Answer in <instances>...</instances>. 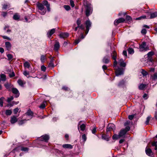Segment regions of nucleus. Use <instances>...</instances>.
Masks as SVG:
<instances>
[{"mask_svg": "<svg viewBox=\"0 0 157 157\" xmlns=\"http://www.w3.org/2000/svg\"><path fill=\"white\" fill-rule=\"evenodd\" d=\"M41 71H45L46 70V67L44 65H42L41 67Z\"/></svg>", "mask_w": 157, "mask_h": 157, "instance_id": "53", "label": "nucleus"}, {"mask_svg": "<svg viewBox=\"0 0 157 157\" xmlns=\"http://www.w3.org/2000/svg\"><path fill=\"white\" fill-rule=\"evenodd\" d=\"M70 5H71V6L72 7H74L75 4H74V2L73 1H72V0H71L70 1Z\"/></svg>", "mask_w": 157, "mask_h": 157, "instance_id": "56", "label": "nucleus"}, {"mask_svg": "<svg viewBox=\"0 0 157 157\" xmlns=\"http://www.w3.org/2000/svg\"><path fill=\"white\" fill-rule=\"evenodd\" d=\"M124 71L122 69L120 68H118L115 71L116 76H118L123 74Z\"/></svg>", "mask_w": 157, "mask_h": 157, "instance_id": "8", "label": "nucleus"}, {"mask_svg": "<svg viewBox=\"0 0 157 157\" xmlns=\"http://www.w3.org/2000/svg\"><path fill=\"white\" fill-rule=\"evenodd\" d=\"M124 19L122 18L116 19L114 21V24L115 25H117L119 23L124 22L125 21Z\"/></svg>", "mask_w": 157, "mask_h": 157, "instance_id": "10", "label": "nucleus"}, {"mask_svg": "<svg viewBox=\"0 0 157 157\" xmlns=\"http://www.w3.org/2000/svg\"><path fill=\"white\" fill-rule=\"evenodd\" d=\"M7 14V13L6 12H2L1 15L4 17H6Z\"/></svg>", "mask_w": 157, "mask_h": 157, "instance_id": "48", "label": "nucleus"}, {"mask_svg": "<svg viewBox=\"0 0 157 157\" xmlns=\"http://www.w3.org/2000/svg\"><path fill=\"white\" fill-rule=\"evenodd\" d=\"M4 98L3 97H1L0 98V106L1 107L3 106V99Z\"/></svg>", "mask_w": 157, "mask_h": 157, "instance_id": "38", "label": "nucleus"}, {"mask_svg": "<svg viewBox=\"0 0 157 157\" xmlns=\"http://www.w3.org/2000/svg\"><path fill=\"white\" fill-rule=\"evenodd\" d=\"M101 137L103 139L106 141H108L109 140V136L104 134H103L101 136Z\"/></svg>", "mask_w": 157, "mask_h": 157, "instance_id": "28", "label": "nucleus"}, {"mask_svg": "<svg viewBox=\"0 0 157 157\" xmlns=\"http://www.w3.org/2000/svg\"><path fill=\"white\" fill-rule=\"evenodd\" d=\"M115 125L113 123L109 124L107 127L106 131L109 132L111 130H115Z\"/></svg>", "mask_w": 157, "mask_h": 157, "instance_id": "5", "label": "nucleus"}, {"mask_svg": "<svg viewBox=\"0 0 157 157\" xmlns=\"http://www.w3.org/2000/svg\"><path fill=\"white\" fill-rule=\"evenodd\" d=\"M9 76L10 78L13 77L15 76V73L12 72L11 73L9 74Z\"/></svg>", "mask_w": 157, "mask_h": 157, "instance_id": "60", "label": "nucleus"}, {"mask_svg": "<svg viewBox=\"0 0 157 157\" xmlns=\"http://www.w3.org/2000/svg\"><path fill=\"white\" fill-rule=\"evenodd\" d=\"M127 132V131H126L125 129H123L121 130L119 133V136L121 137L123 136H124Z\"/></svg>", "mask_w": 157, "mask_h": 157, "instance_id": "22", "label": "nucleus"}, {"mask_svg": "<svg viewBox=\"0 0 157 157\" xmlns=\"http://www.w3.org/2000/svg\"><path fill=\"white\" fill-rule=\"evenodd\" d=\"M17 119L16 118V117L13 116H12L11 117L10 122L11 124H13L17 122Z\"/></svg>", "mask_w": 157, "mask_h": 157, "instance_id": "21", "label": "nucleus"}, {"mask_svg": "<svg viewBox=\"0 0 157 157\" xmlns=\"http://www.w3.org/2000/svg\"><path fill=\"white\" fill-rule=\"evenodd\" d=\"M13 96H11L10 98H9L7 99V101L9 102H10L12 100H13Z\"/></svg>", "mask_w": 157, "mask_h": 157, "instance_id": "57", "label": "nucleus"}, {"mask_svg": "<svg viewBox=\"0 0 157 157\" xmlns=\"http://www.w3.org/2000/svg\"><path fill=\"white\" fill-rule=\"evenodd\" d=\"M12 111L10 109L6 110V114L7 115H10L12 113Z\"/></svg>", "mask_w": 157, "mask_h": 157, "instance_id": "36", "label": "nucleus"}, {"mask_svg": "<svg viewBox=\"0 0 157 157\" xmlns=\"http://www.w3.org/2000/svg\"><path fill=\"white\" fill-rule=\"evenodd\" d=\"M2 36L4 39H7V40H11V39L9 37H8L7 36Z\"/></svg>", "mask_w": 157, "mask_h": 157, "instance_id": "55", "label": "nucleus"}, {"mask_svg": "<svg viewBox=\"0 0 157 157\" xmlns=\"http://www.w3.org/2000/svg\"><path fill=\"white\" fill-rule=\"evenodd\" d=\"M141 73L144 76H145L148 74V73L143 69L142 70Z\"/></svg>", "mask_w": 157, "mask_h": 157, "instance_id": "39", "label": "nucleus"}, {"mask_svg": "<svg viewBox=\"0 0 157 157\" xmlns=\"http://www.w3.org/2000/svg\"><path fill=\"white\" fill-rule=\"evenodd\" d=\"M85 23L86 26V31L85 33L86 35L88 33L90 28L91 26V23L89 20L86 21Z\"/></svg>", "mask_w": 157, "mask_h": 157, "instance_id": "4", "label": "nucleus"}, {"mask_svg": "<svg viewBox=\"0 0 157 157\" xmlns=\"http://www.w3.org/2000/svg\"><path fill=\"white\" fill-rule=\"evenodd\" d=\"M82 139L83 140V141L85 142L86 141L87 139V137L86 135L85 134H84L82 136Z\"/></svg>", "mask_w": 157, "mask_h": 157, "instance_id": "44", "label": "nucleus"}, {"mask_svg": "<svg viewBox=\"0 0 157 157\" xmlns=\"http://www.w3.org/2000/svg\"><path fill=\"white\" fill-rule=\"evenodd\" d=\"M39 12L41 15H44L46 12V10L44 9L42 11L40 10L39 11Z\"/></svg>", "mask_w": 157, "mask_h": 157, "instance_id": "50", "label": "nucleus"}, {"mask_svg": "<svg viewBox=\"0 0 157 157\" xmlns=\"http://www.w3.org/2000/svg\"><path fill=\"white\" fill-rule=\"evenodd\" d=\"M143 98L144 99H147L148 98V96L147 95V94H144L143 96Z\"/></svg>", "mask_w": 157, "mask_h": 157, "instance_id": "58", "label": "nucleus"}, {"mask_svg": "<svg viewBox=\"0 0 157 157\" xmlns=\"http://www.w3.org/2000/svg\"><path fill=\"white\" fill-rule=\"evenodd\" d=\"M62 147L65 148L72 149L73 148V146L70 144H65L62 145Z\"/></svg>", "mask_w": 157, "mask_h": 157, "instance_id": "23", "label": "nucleus"}, {"mask_svg": "<svg viewBox=\"0 0 157 157\" xmlns=\"http://www.w3.org/2000/svg\"><path fill=\"white\" fill-rule=\"evenodd\" d=\"M145 152L146 154L149 156H152L153 155V153L150 148H146Z\"/></svg>", "mask_w": 157, "mask_h": 157, "instance_id": "11", "label": "nucleus"}, {"mask_svg": "<svg viewBox=\"0 0 157 157\" xmlns=\"http://www.w3.org/2000/svg\"><path fill=\"white\" fill-rule=\"evenodd\" d=\"M29 120V119L27 120L26 119H25V120L20 121L18 122V124L20 125H21L22 124H23L25 123V121H27V120Z\"/></svg>", "mask_w": 157, "mask_h": 157, "instance_id": "35", "label": "nucleus"}, {"mask_svg": "<svg viewBox=\"0 0 157 157\" xmlns=\"http://www.w3.org/2000/svg\"><path fill=\"white\" fill-rule=\"evenodd\" d=\"M146 86V85L145 84H141L139 86V88L140 90H143L145 87Z\"/></svg>", "mask_w": 157, "mask_h": 157, "instance_id": "32", "label": "nucleus"}, {"mask_svg": "<svg viewBox=\"0 0 157 157\" xmlns=\"http://www.w3.org/2000/svg\"><path fill=\"white\" fill-rule=\"evenodd\" d=\"M60 47V44L59 42L56 41L54 45V49L56 51H57Z\"/></svg>", "mask_w": 157, "mask_h": 157, "instance_id": "18", "label": "nucleus"}, {"mask_svg": "<svg viewBox=\"0 0 157 157\" xmlns=\"http://www.w3.org/2000/svg\"><path fill=\"white\" fill-rule=\"evenodd\" d=\"M102 61L103 63H104L107 64L110 61L109 56H104Z\"/></svg>", "mask_w": 157, "mask_h": 157, "instance_id": "12", "label": "nucleus"}, {"mask_svg": "<svg viewBox=\"0 0 157 157\" xmlns=\"http://www.w3.org/2000/svg\"><path fill=\"white\" fill-rule=\"evenodd\" d=\"M33 113L30 109L28 110L27 112L25 114V115L29 116L30 119H31L33 117Z\"/></svg>", "mask_w": 157, "mask_h": 157, "instance_id": "14", "label": "nucleus"}, {"mask_svg": "<svg viewBox=\"0 0 157 157\" xmlns=\"http://www.w3.org/2000/svg\"><path fill=\"white\" fill-rule=\"evenodd\" d=\"M151 78L153 80H155L157 79V73H156L153 75H151Z\"/></svg>", "mask_w": 157, "mask_h": 157, "instance_id": "29", "label": "nucleus"}, {"mask_svg": "<svg viewBox=\"0 0 157 157\" xmlns=\"http://www.w3.org/2000/svg\"><path fill=\"white\" fill-rule=\"evenodd\" d=\"M156 17H157V12H155L151 13L150 18L152 19Z\"/></svg>", "mask_w": 157, "mask_h": 157, "instance_id": "25", "label": "nucleus"}, {"mask_svg": "<svg viewBox=\"0 0 157 157\" xmlns=\"http://www.w3.org/2000/svg\"><path fill=\"white\" fill-rule=\"evenodd\" d=\"M12 93L15 95V97L17 98L19 96V93L18 90L15 88H12L11 89Z\"/></svg>", "mask_w": 157, "mask_h": 157, "instance_id": "9", "label": "nucleus"}, {"mask_svg": "<svg viewBox=\"0 0 157 157\" xmlns=\"http://www.w3.org/2000/svg\"><path fill=\"white\" fill-rule=\"evenodd\" d=\"M126 20L130 21L132 20V18L131 17L128 15H127L126 16Z\"/></svg>", "mask_w": 157, "mask_h": 157, "instance_id": "51", "label": "nucleus"}, {"mask_svg": "<svg viewBox=\"0 0 157 157\" xmlns=\"http://www.w3.org/2000/svg\"><path fill=\"white\" fill-rule=\"evenodd\" d=\"M55 29H52L48 33L47 35L48 37H50L55 32Z\"/></svg>", "mask_w": 157, "mask_h": 157, "instance_id": "24", "label": "nucleus"}, {"mask_svg": "<svg viewBox=\"0 0 157 157\" xmlns=\"http://www.w3.org/2000/svg\"><path fill=\"white\" fill-rule=\"evenodd\" d=\"M64 7L67 10H69L71 9L70 6L68 5H64Z\"/></svg>", "mask_w": 157, "mask_h": 157, "instance_id": "49", "label": "nucleus"}, {"mask_svg": "<svg viewBox=\"0 0 157 157\" xmlns=\"http://www.w3.org/2000/svg\"><path fill=\"white\" fill-rule=\"evenodd\" d=\"M48 67H54L53 63L50 62L48 64Z\"/></svg>", "mask_w": 157, "mask_h": 157, "instance_id": "54", "label": "nucleus"}, {"mask_svg": "<svg viewBox=\"0 0 157 157\" xmlns=\"http://www.w3.org/2000/svg\"><path fill=\"white\" fill-rule=\"evenodd\" d=\"M29 150V148L27 147H21V150L22 151H27Z\"/></svg>", "mask_w": 157, "mask_h": 157, "instance_id": "40", "label": "nucleus"}, {"mask_svg": "<svg viewBox=\"0 0 157 157\" xmlns=\"http://www.w3.org/2000/svg\"><path fill=\"white\" fill-rule=\"evenodd\" d=\"M118 63L120 66L121 67H124L126 66V64L124 62L123 59H120Z\"/></svg>", "mask_w": 157, "mask_h": 157, "instance_id": "17", "label": "nucleus"}, {"mask_svg": "<svg viewBox=\"0 0 157 157\" xmlns=\"http://www.w3.org/2000/svg\"><path fill=\"white\" fill-rule=\"evenodd\" d=\"M82 121H80L78 123V129L79 131V128L82 131H84L85 129L86 125L83 124H82Z\"/></svg>", "mask_w": 157, "mask_h": 157, "instance_id": "7", "label": "nucleus"}, {"mask_svg": "<svg viewBox=\"0 0 157 157\" xmlns=\"http://www.w3.org/2000/svg\"><path fill=\"white\" fill-rule=\"evenodd\" d=\"M139 49L140 51H145L149 50V47L146 45V42H143L140 45Z\"/></svg>", "mask_w": 157, "mask_h": 157, "instance_id": "1", "label": "nucleus"}, {"mask_svg": "<svg viewBox=\"0 0 157 157\" xmlns=\"http://www.w3.org/2000/svg\"><path fill=\"white\" fill-rule=\"evenodd\" d=\"M154 54V53L153 52H149L147 54V57H151V56H152Z\"/></svg>", "mask_w": 157, "mask_h": 157, "instance_id": "41", "label": "nucleus"}, {"mask_svg": "<svg viewBox=\"0 0 157 157\" xmlns=\"http://www.w3.org/2000/svg\"><path fill=\"white\" fill-rule=\"evenodd\" d=\"M128 53L129 54H133L134 53V50L132 48H129L128 49Z\"/></svg>", "mask_w": 157, "mask_h": 157, "instance_id": "33", "label": "nucleus"}, {"mask_svg": "<svg viewBox=\"0 0 157 157\" xmlns=\"http://www.w3.org/2000/svg\"><path fill=\"white\" fill-rule=\"evenodd\" d=\"M134 117L133 115H129L128 116V118L130 120H132L133 119Z\"/></svg>", "mask_w": 157, "mask_h": 157, "instance_id": "61", "label": "nucleus"}, {"mask_svg": "<svg viewBox=\"0 0 157 157\" xmlns=\"http://www.w3.org/2000/svg\"><path fill=\"white\" fill-rule=\"evenodd\" d=\"M5 45L7 49L9 51L10 50L11 48V45L10 43L9 42H6L5 43Z\"/></svg>", "mask_w": 157, "mask_h": 157, "instance_id": "19", "label": "nucleus"}, {"mask_svg": "<svg viewBox=\"0 0 157 157\" xmlns=\"http://www.w3.org/2000/svg\"><path fill=\"white\" fill-rule=\"evenodd\" d=\"M43 4L45 6H46L48 11L49 12L50 10V5L49 4L48 2L46 0H44L43 1Z\"/></svg>", "mask_w": 157, "mask_h": 157, "instance_id": "13", "label": "nucleus"}, {"mask_svg": "<svg viewBox=\"0 0 157 157\" xmlns=\"http://www.w3.org/2000/svg\"><path fill=\"white\" fill-rule=\"evenodd\" d=\"M36 5L39 9L40 10L42 11L44 10V7L42 4L38 2L36 4Z\"/></svg>", "mask_w": 157, "mask_h": 157, "instance_id": "20", "label": "nucleus"}, {"mask_svg": "<svg viewBox=\"0 0 157 157\" xmlns=\"http://www.w3.org/2000/svg\"><path fill=\"white\" fill-rule=\"evenodd\" d=\"M148 61L149 62V64H151L153 61V59L151 57H148Z\"/></svg>", "mask_w": 157, "mask_h": 157, "instance_id": "46", "label": "nucleus"}, {"mask_svg": "<svg viewBox=\"0 0 157 157\" xmlns=\"http://www.w3.org/2000/svg\"><path fill=\"white\" fill-rule=\"evenodd\" d=\"M81 20L79 19H78L77 21V24L79 26V25H80L81 24Z\"/></svg>", "mask_w": 157, "mask_h": 157, "instance_id": "64", "label": "nucleus"}, {"mask_svg": "<svg viewBox=\"0 0 157 157\" xmlns=\"http://www.w3.org/2000/svg\"><path fill=\"white\" fill-rule=\"evenodd\" d=\"M69 33H61L59 35V37L60 38H66L68 36Z\"/></svg>", "mask_w": 157, "mask_h": 157, "instance_id": "16", "label": "nucleus"}, {"mask_svg": "<svg viewBox=\"0 0 157 157\" xmlns=\"http://www.w3.org/2000/svg\"><path fill=\"white\" fill-rule=\"evenodd\" d=\"M23 74L25 76H27V75L29 74V72L26 71H24Z\"/></svg>", "mask_w": 157, "mask_h": 157, "instance_id": "63", "label": "nucleus"}, {"mask_svg": "<svg viewBox=\"0 0 157 157\" xmlns=\"http://www.w3.org/2000/svg\"><path fill=\"white\" fill-rule=\"evenodd\" d=\"M19 110V109L18 108H17L14 109L13 112L14 114H16L18 111Z\"/></svg>", "mask_w": 157, "mask_h": 157, "instance_id": "59", "label": "nucleus"}, {"mask_svg": "<svg viewBox=\"0 0 157 157\" xmlns=\"http://www.w3.org/2000/svg\"><path fill=\"white\" fill-rule=\"evenodd\" d=\"M46 59L45 56L42 55L40 57V60L42 63H44L45 62V59Z\"/></svg>", "mask_w": 157, "mask_h": 157, "instance_id": "34", "label": "nucleus"}, {"mask_svg": "<svg viewBox=\"0 0 157 157\" xmlns=\"http://www.w3.org/2000/svg\"><path fill=\"white\" fill-rule=\"evenodd\" d=\"M20 16L17 13H15L13 16V19L17 20L19 19Z\"/></svg>", "mask_w": 157, "mask_h": 157, "instance_id": "26", "label": "nucleus"}, {"mask_svg": "<svg viewBox=\"0 0 157 157\" xmlns=\"http://www.w3.org/2000/svg\"><path fill=\"white\" fill-rule=\"evenodd\" d=\"M120 137V136H119V135H117L116 134L114 135L112 137V138L113 140H117Z\"/></svg>", "mask_w": 157, "mask_h": 157, "instance_id": "37", "label": "nucleus"}, {"mask_svg": "<svg viewBox=\"0 0 157 157\" xmlns=\"http://www.w3.org/2000/svg\"><path fill=\"white\" fill-rule=\"evenodd\" d=\"M141 33L142 34H145L147 33V30L145 29H143L142 30Z\"/></svg>", "mask_w": 157, "mask_h": 157, "instance_id": "52", "label": "nucleus"}, {"mask_svg": "<svg viewBox=\"0 0 157 157\" xmlns=\"http://www.w3.org/2000/svg\"><path fill=\"white\" fill-rule=\"evenodd\" d=\"M49 138V136L46 134L41 136L39 139V140L41 141L48 142Z\"/></svg>", "mask_w": 157, "mask_h": 157, "instance_id": "6", "label": "nucleus"}, {"mask_svg": "<svg viewBox=\"0 0 157 157\" xmlns=\"http://www.w3.org/2000/svg\"><path fill=\"white\" fill-rule=\"evenodd\" d=\"M1 80L2 81H5L6 79V76L5 75L3 74H2L0 75Z\"/></svg>", "mask_w": 157, "mask_h": 157, "instance_id": "31", "label": "nucleus"}, {"mask_svg": "<svg viewBox=\"0 0 157 157\" xmlns=\"http://www.w3.org/2000/svg\"><path fill=\"white\" fill-rule=\"evenodd\" d=\"M4 86L9 91L11 90V87H13V85L10 83H8L6 82L4 84Z\"/></svg>", "mask_w": 157, "mask_h": 157, "instance_id": "15", "label": "nucleus"}, {"mask_svg": "<svg viewBox=\"0 0 157 157\" xmlns=\"http://www.w3.org/2000/svg\"><path fill=\"white\" fill-rule=\"evenodd\" d=\"M92 9L91 5L88 4L86 6V16H89L92 13Z\"/></svg>", "mask_w": 157, "mask_h": 157, "instance_id": "2", "label": "nucleus"}, {"mask_svg": "<svg viewBox=\"0 0 157 157\" xmlns=\"http://www.w3.org/2000/svg\"><path fill=\"white\" fill-rule=\"evenodd\" d=\"M112 58L114 60L113 63V66L114 67H116L117 64V62L116 61L117 58V53L115 51H114L113 53L111 54Z\"/></svg>", "mask_w": 157, "mask_h": 157, "instance_id": "3", "label": "nucleus"}, {"mask_svg": "<svg viewBox=\"0 0 157 157\" xmlns=\"http://www.w3.org/2000/svg\"><path fill=\"white\" fill-rule=\"evenodd\" d=\"M23 65L25 67L28 68H29L30 67L29 63L28 61H26L24 62L23 64Z\"/></svg>", "mask_w": 157, "mask_h": 157, "instance_id": "27", "label": "nucleus"}, {"mask_svg": "<svg viewBox=\"0 0 157 157\" xmlns=\"http://www.w3.org/2000/svg\"><path fill=\"white\" fill-rule=\"evenodd\" d=\"M146 17L145 15H143L142 16H141L139 17L136 18V20H140L142 19H145Z\"/></svg>", "mask_w": 157, "mask_h": 157, "instance_id": "43", "label": "nucleus"}, {"mask_svg": "<svg viewBox=\"0 0 157 157\" xmlns=\"http://www.w3.org/2000/svg\"><path fill=\"white\" fill-rule=\"evenodd\" d=\"M7 57L8 59L9 60H11L13 58V56L12 55L10 54H8L7 55Z\"/></svg>", "mask_w": 157, "mask_h": 157, "instance_id": "47", "label": "nucleus"}, {"mask_svg": "<svg viewBox=\"0 0 157 157\" xmlns=\"http://www.w3.org/2000/svg\"><path fill=\"white\" fill-rule=\"evenodd\" d=\"M151 117L150 116H148L146 119V120L145 121V123L146 125H148L149 124V122L150 119Z\"/></svg>", "mask_w": 157, "mask_h": 157, "instance_id": "42", "label": "nucleus"}, {"mask_svg": "<svg viewBox=\"0 0 157 157\" xmlns=\"http://www.w3.org/2000/svg\"><path fill=\"white\" fill-rule=\"evenodd\" d=\"M17 83L20 86H23L24 84L25 83L21 79H18L17 80Z\"/></svg>", "mask_w": 157, "mask_h": 157, "instance_id": "30", "label": "nucleus"}, {"mask_svg": "<svg viewBox=\"0 0 157 157\" xmlns=\"http://www.w3.org/2000/svg\"><path fill=\"white\" fill-rule=\"evenodd\" d=\"M124 80H122L118 84V86H121L124 84Z\"/></svg>", "mask_w": 157, "mask_h": 157, "instance_id": "45", "label": "nucleus"}, {"mask_svg": "<svg viewBox=\"0 0 157 157\" xmlns=\"http://www.w3.org/2000/svg\"><path fill=\"white\" fill-rule=\"evenodd\" d=\"M157 141H154V142H152V143H151L152 145L153 146L155 147V146H156L157 145Z\"/></svg>", "mask_w": 157, "mask_h": 157, "instance_id": "62", "label": "nucleus"}]
</instances>
